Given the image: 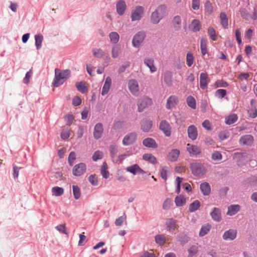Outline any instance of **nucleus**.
I'll use <instances>...</instances> for the list:
<instances>
[{
  "mask_svg": "<svg viewBox=\"0 0 257 257\" xmlns=\"http://www.w3.org/2000/svg\"><path fill=\"white\" fill-rule=\"evenodd\" d=\"M70 71L65 70L60 71L59 69H55V76L53 82L55 87H58L62 85L65 80L68 79L70 76Z\"/></svg>",
  "mask_w": 257,
  "mask_h": 257,
  "instance_id": "nucleus-1",
  "label": "nucleus"
},
{
  "mask_svg": "<svg viewBox=\"0 0 257 257\" xmlns=\"http://www.w3.org/2000/svg\"><path fill=\"white\" fill-rule=\"evenodd\" d=\"M190 167L193 174L195 176H199L206 173L205 167L200 163L193 162L190 164Z\"/></svg>",
  "mask_w": 257,
  "mask_h": 257,
  "instance_id": "nucleus-2",
  "label": "nucleus"
},
{
  "mask_svg": "<svg viewBox=\"0 0 257 257\" xmlns=\"http://www.w3.org/2000/svg\"><path fill=\"white\" fill-rule=\"evenodd\" d=\"M152 103V100L151 98L143 96L138 101V111L142 112L145 109L150 106Z\"/></svg>",
  "mask_w": 257,
  "mask_h": 257,
  "instance_id": "nucleus-3",
  "label": "nucleus"
},
{
  "mask_svg": "<svg viewBox=\"0 0 257 257\" xmlns=\"http://www.w3.org/2000/svg\"><path fill=\"white\" fill-rule=\"evenodd\" d=\"M144 13V9L142 6H137L132 10L131 13V19L132 21H139Z\"/></svg>",
  "mask_w": 257,
  "mask_h": 257,
  "instance_id": "nucleus-4",
  "label": "nucleus"
},
{
  "mask_svg": "<svg viewBox=\"0 0 257 257\" xmlns=\"http://www.w3.org/2000/svg\"><path fill=\"white\" fill-rule=\"evenodd\" d=\"M146 37V34L144 32H139L133 37L132 44L136 48H139L143 42Z\"/></svg>",
  "mask_w": 257,
  "mask_h": 257,
  "instance_id": "nucleus-5",
  "label": "nucleus"
},
{
  "mask_svg": "<svg viewBox=\"0 0 257 257\" xmlns=\"http://www.w3.org/2000/svg\"><path fill=\"white\" fill-rule=\"evenodd\" d=\"M128 88L131 93L135 95L138 96L140 94V87L137 80H130L128 82Z\"/></svg>",
  "mask_w": 257,
  "mask_h": 257,
  "instance_id": "nucleus-6",
  "label": "nucleus"
},
{
  "mask_svg": "<svg viewBox=\"0 0 257 257\" xmlns=\"http://www.w3.org/2000/svg\"><path fill=\"white\" fill-rule=\"evenodd\" d=\"M137 137L138 135L136 132L130 133L124 136L122 140V144L124 146L131 145L135 143Z\"/></svg>",
  "mask_w": 257,
  "mask_h": 257,
  "instance_id": "nucleus-7",
  "label": "nucleus"
},
{
  "mask_svg": "<svg viewBox=\"0 0 257 257\" xmlns=\"http://www.w3.org/2000/svg\"><path fill=\"white\" fill-rule=\"evenodd\" d=\"M86 166L84 163H80L76 165L73 168V174L75 176H80L86 171Z\"/></svg>",
  "mask_w": 257,
  "mask_h": 257,
  "instance_id": "nucleus-8",
  "label": "nucleus"
},
{
  "mask_svg": "<svg viewBox=\"0 0 257 257\" xmlns=\"http://www.w3.org/2000/svg\"><path fill=\"white\" fill-rule=\"evenodd\" d=\"M160 129L166 137H170L171 136L172 127L167 120H163L161 121L160 123Z\"/></svg>",
  "mask_w": 257,
  "mask_h": 257,
  "instance_id": "nucleus-9",
  "label": "nucleus"
},
{
  "mask_svg": "<svg viewBox=\"0 0 257 257\" xmlns=\"http://www.w3.org/2000/svg\"><path fill=\"white\" fill-rule=\"evenodd\" d=\"M104 128L103 124L98 122L95 124L93 131V137L95 139L98 140L101 138L103 133Z\"/></svg>",
  "mask_w": 257,
  "mask_h": 257,
  "instance_id": "nucleus-10",
  "label": "nucleus"
},
{
  "mask_svg": "<svg viewBox=\"0 0 257 257\" xmlns=\"http://www.w3.org/2000/svg\"><path fill=\"white\" fill-rule=\"evenodd\" d=\"M178 102L177 96L174 95H171L167 99L166 107L168 109H171L175 107Z\"/></svg>",
  "mask_w": 257,
  "mask_h": 257,
  "instance_id": "nucleus-11",
  "label": "nucleus"
},
{
  "mask_svg": "<svg viewBox=\"0 0 257 257\" xmlns=\"http://www.w3.org/2000/svg\"><path fill=\"white\" fill-rule=\"evenodd\" d=\"M187 150L192 156H198L201 153L200 147L193 145L188 144L187 145Z\"/></svg>",
  "mask_w": 257,
  "mask_h": 257,
  "instance_id": "nucleus-12",
  "label": "nucleus"
},
{
  "mask_svg": "<svg viewBox=\"0 0 257 257\" xmlns=\"http://www.w3.org/2000/svg\"><path fill=\"white\" fill-rule=\"evenodd\" d=\"M237 236V231L235 229H230L224 232L222 238L225 240H233Z\"/></svg>",
  "mask_w": 257,
  "mask_h": 257,
  "instance_id": "nucleus-13",
  "label": "nucleus"
},
{
  "mask_svg": "<svg viewBox=\"0 0 257 257\" xmlns=\"http://www.w3.org/2000/svg\"><path fill=\"white\" fill-rule=\"evenodd\" d=\"M253 141V137L250 135H244L239 139V143L241 145L251 146Z\"/></svg>",
  "mask_w": 257,
  "mask_h": 257,
  "instance_id": "nucleus-14",
  "label": "nucleus"
},
{
  "mask_svg": "<svg viewBox=\"0 0 257 257\" xmlns=\"http://www.w3.org/2000/svg\"><path fill=\"white\" fill-rule=\"evenodd\" d=\"M165 226L168 231L173 232L177 227V221L173 218H168L166 221Z\"/></svg>",
  "mask_w": 257,
  "mask_h": 257,
  "instance_id": "nucleus-15",
  "label": "nucleus"
},
{
  "mask_svg": "<svg viewBox=\"0 0 257 257\" xmlns=\"http://www.w3.org/2000/svg\"><path fill=\"white\" fill-rule=\"evenodd\" d=\"M117 13L120 15H123L126 9V5L124 0H119L116 4Z\"/></svg>",
  "mask_w": 257,
  "mask_h": 257,
  "instance_id": "nucleus-16",
  "label": "nucleus"
},
{
  "mask_svg": "<svg viewBox=\"0 0 257 257\" xmlns=\"http://www.w3.org/2000/svg\"><path fill=\"white\" fill-rule=\"evenodd\" d=\"M144 64L149 68L151 73H154L157 71V67L155 65L154 58L151 57H146L144 59Z\"/></svg>",
  "mask_w": 257,
  "mask_h": 257,
  "instance_id": "nucleus-17",
  "label": "nucleus"
},
{
  "mask_svg": "<svg viewBox=\"0 0 257 257\" xmlns=\"http://www.w3.org/2000/svg\"><path fill=\"white\" fill-rule=\"evenodd\" d=\"M187 133L188 137L192 141L195 140L198 136V132L194 125H191L188 127Z\"/></svg>",
  "mask_w": 257,
  "mask_h": 257,
  "instance_id": "nucleus-18",
  "label": "nucleus"
},
{
  "mask_svg": "<svg viewBox=\"0 0 257 257\" xmlns=\"http://www.w3.org/2000/svg\"><path fill=\"white\" fill-rule=\"evenodd\" d=\"M209 81V78L207 73H201L200 75V86L202 89H204L207 87L208 83Z\"/></svg>",
  "mask_w": 257,
  "mask_h": 257,
  "instance_id": "nucleus-19",
  "label": "nucleus"
},
{
  "mask_svg": "<svg viewBox=\"0 0 257 257\" xmlns=\"http://www.w3.org/2000/svg\"><path fill=\"white\" fill-rule=\"evenodd\" d=\"M210 215L212 219L215 221L219 222L221 220V213L220 209L214 207L210 212Z\"/></svg>",
  "mask_w": 257,
  "mask_h": 257,
  "instance_id": "nucleus-20",
  "label": "nucleus"
},
{
  "mask_svg": "<svg viewBox=\"0 0 257 257\" xmlns=\"http://www.w3.org/2000/svg\"><path fill=\"white\" fill-rule=\"evenodd\" d=\"M111 82L112 81L111 78L110 77H107L105 79L104 84L102 89V95L104 96L108 93L111 85Z\"/></svg>",
  "mask_w": 257,
  "mask_h": 257,
  "instance_id": "nucleus-21",
  "label": "nucleus"
},
{
  "mask_svg": "<svg viewBox=\"0 0 257 257\" xmlns=\"http://www.w3.org/2000/svg\"><path fill=\"white\" fill-rule=\"evenodd\" d=\"M173 74L170 71H167L164 72L163 75V79L165 83V84L168 86H171L172 84L173 80H172Z\"/></svg>",
  "mask_w": 257,
  "mask_h": 257,
  "instance_id": "nucleus-22",
  "label": "nucleus"
},
{
  "mask_svg": "<svg viewBox=\"0 0 257 257\" xmlns=\"http://www.w3.org/2000/svg\"><path fill=\"white\" fill-rule=\"evenodd\" d=\"M240 209V206L238 204L230 205L228 207L227 215L233 216L236 214Z\"/></svg>",
  "mask_w": 257,
  "mask_h": 257,
  "instance_id": "nucleus-23",
  "label": "nucleus"
},
{
  "mask_svg": "<svg viewBox=\"0 0 257 257\" xmlns=\"http://www.w3.org/2000/svg\"><path fill=\"white\" fill-rule=\"evenodd\" d=\"M125 169L127 172H130L134 175L137 174H140V172H143V170L137 164H134L128 166L126 167Z\"/></svg>",
  "mask_w": 257,
  "mask_h": 257,
  "instance_id": "nucleus-24",
  "label": "nucleus"
},
{
  "mask_svg": "<svg viewBox=\"0 0 257 257\" xmlns=\"http://www.w3.org/2000/svg\"><path fill=\"white\" fill-rule=\"evenodd\" d=\"M180 153V151L178 149H176L172 150L168 154V159L172 162L176 161L177 160Z\"/></svg>",
  "mask_w": 257,
  "mask_h": 257,
  "instance_id": "nucleus-25",
  "label": "nucleus"
},
{
  "mask_svg": "<svg viewBox=\"0 0 257 257\" xmlns=\"http://www.w3.org/2000/svg\"><path fill=\"white\" fill-rule=\"evenodd\" d=\"M143 144L145 147L148 148H156L158 147L156 141L150 138L144 139Z\"/></svg>",
  "mask_w": 257,
  "mask_h": 257,
  "instance_id": "nucleus-26",
  "label": "nucleus"
},
{
  "mask_svg": "<svg viewBox=\"0 0 257 257\" xmlns=\"http://www.w3.org/2000/svg\"><path fill=\"white\" fill-rule=\"evenodd\" d=\"M153 125L151 120H144L141 123V128L145 132H148Z\"/></svg>",
  "mask_w": 257,
  "mask_h": 257,
  "instance_id": "nucleus-27",
  "label": "nucleus"
},
{
  "mask_svg": "<svg viewBox=\"0 0 257 257\" xmlns=\"http://www.w3.org/2000/svg\"><path fill=\"white\" fill-rule=\"evenodd\" d=\"M177 239L181 245H183L188 242L189 237L185 232H183L178 235Z\"/></svg>",
  "mask_w": 257,
  "mask_h": 257,
  "instance_id": "nucleus-28",
  "label": "nucleus"
},
{
  "mask_svg": "<svg viewBox=\"0 0 257 257\" xmlns=\"http://www.w3.org/2000/svg\"><path fill=\"white\" fill-rule=\"evenodd\" d=\"M201 27L200 21L198 20H194L191 22L189 28L193 32L199 31Z\"/></svg>",
  "mask_w": 257,
  "mask_h": 257,
  "instance_id": "nucleus-29",
  "label": "nucleus"
},
{
  "mask_svg": "<svg viewBox=\"0 0 257 257\" xmlns=\"http://www.w3.org/2000/svg\"><path fill=\"white\" fill-rule=\"evenodd\" d=\"M238 119V117L236 114H231L225 117V123L228 125H231L235 123Z\"/></svg>",
  "mask_w": 257,
  "mask_h": 257,
  "instance_id": "nucleus-30",
  "label": "nucleus"
},
{
  "mask_svg": "<svg viewBox=\"0 0 257 257\" xmlns=\"http://www.w3.org/2000/svg\"><path fill=\"white\" fill-rule=\"evenodd\" d=\"M211 228V225L208 223L203 225L199 231V236L201 237L204 236L209 232Z\"/></svg>",
  "mask_w": 257,
  "mask_h": 257,
  "instance_id": "nucleus-31",
  "label": "nucleus"
},
{
  "mask_svg": "<svg viewBox=\"0 0 257 257\" xmlns=\"http://www.w3.org/2000/svg\"><path fill=\"white\" fill-rule=\"evenodd\" d=\"M181 18L179 16H176L173 18L172 21V24L174 28L176 30H179L181 29Z\"/></svg>",
  "mask_w": 257,
  "mask_h": 257,
  "instance_id": "nucleus-32",
  "label": "nucleus"
},
{
  "mask_svg": "<svg viewBox=\"0 0 257 257\" xmlns=\"http://www.w3.org/2000/svg\"><path fill=\"white\" fill-rule=\"evenodd\" d=\"M200 206V202L198 200H195L189 205V211L190 212H194L199 209Z\"/></svg>",
  "mask_w": 257,
  "mask_h": 257,
  "instance_id": "nucleus-33",
  "label": "nucleus"
},
{
  "mask_svg": "<svg viewBox=\"0 0 257 257\" xmlns=\"http://www.w3.org/2000/svg\"><path fill=\"white\" fill-rule=\"evenodd\" d=\"M155 239L156 243L160 246L164 245L166 241V238L164 234L156 235Z\"/></svg>",
  "mask_w": 257,
  "mask_h": 257,
  "instance_id": "nucleus-34",
  "label": "nucleus"
},
{
  "mask_svg": "<svg viewBox=\"0 0 257 257\" xmlns=\"http://www.w3.org/2000/svg\"><path fill=\"white\" fill-rule=\"evenodd\" d=\"M155 12L163 18L167 13V7L165 5H161L156 9Z\"/></svg>",
  "mask_w": 257,
  "mask_h": 257,
  "instance_id": "nucleus-35",
  "label": "nucleus"
},
{
  "mask_svg": "<svg viewBox=\"0 0 257 257\" xmlns=\"http://www.w3.org/2000/svg\"><path fill=\"white\" fill-rule=\"evenodd\" d=\"M143 159L153 164H156L157 163L156 158L151 154H145L143 156Z\"/></svg>",
  "mask_w": 257,
  "mask_h": 257,
  "instance_id": "nucleus-36",
  "label": "nucleus"
},
{
  "mask_svg": "<svg viewBox=\"0 0 257 257\" xmlns=\"http://www.w3.org/2000/svg\"><path fill=\"white\" fill-rule=\"evenodd\" d=\"M175 202L177 206H182L186 203V198L183 195L180 194L175 198Z\"/></svg>",
  "mask_w": 257,
  "mask_h": 257,
  "instance_id": "nucleus-37",
  "label": "nucleus"
},
{
  "mask_svg": "<svg viewBox=\"0 0 257 257\" xmlns=\"http://www.w3.org/2000/svg\"><path fill=\"white\" fill-rule=\"evenodd\" d=\"M220 23L222 27L226 29L228 26V18L226 14L224 12H221L220 14Z\"/></svg>",
  "mask_w": 257,
  "mask_h": 257,
  "instance_id": "nucleus-38",
  "label": "nucleus"
},
{
  "mask_svg": "<svg viewBox=\"0 0 257 257\" xmlns=\"http://www.w3.org/2000/svg\"><path fill=\"white\" fill-rule=\"evenodd\" d=\"M163 18L161 17L155 11L153 12L151 16V22L153 24H158L160 22L161 20Z\"/></svg>",
  "mask_w": 257,
  "mask_h": 257,
  "instance_id": "nucleus-39",
  "label": "nucleus"
},
{
  "mask_svg": "<svg viewBox=\"0 0 257 257\" xmlns=\"http://www.w3.org/2000/svg\"><path fill=\"white\" fill-rule=\"evenodd\" d=\"M93 55L96 58H101L105 55V52L100 48H94L92 50Z\"/></svg>",
  "mask_w": 257,
  "mask_h": 257,
  "instance_id": "nucleus-40",
  "label": "nucleus"
},
{
  "mask_svg": "<svg viewBox=\"0 0 257 257\" xmlns=\"http://www.w3.org/2000/svg\"><path fill=\"white\" fill-rule=\"evenodd\" d=\"M110 41L112 43L116 44L119 41V36L117 32H112L109 35Z\"/></svg>",
  "mask_w": 257,
  "mask_h": 257,
  "instance_id": "nucleus-41",
  "label": "nucleus"
},
{
  "mask_svg": "<svg viewBox=\"0 0 257 257\" xmlns=\"http://www.w3.org/2000/svg\"><path fill=\"white\" fill-rule=\"evenodd\" d=\"M107 165L105 162H104L101 168V174L102 177L105 179H107L109 177V172L107 170Z\"/></svg>",
  "mask_w": 257,
  "mask_h": 257,
  "instance_id": "nucleus-42",
  "label": "nucleus"
},
{
  "mask_svg": "<svg viewBox=\"0 0 257 257\" xmlns=\"http://www.w3.org/2000/svg\"><path fill=\"white\" fill-rule=\"evenodd\" d=\"M200 49L201 53L203 55H205L207 53V40L204 38H202L200 41Z\"/></svg>",
  "mask_w": 257,
  "mask_h": 257,
  "instance_id": "nucleus-43",
  "label": "nucleus"
},
{
  "mask_svg": "<svg viewBox=\"0 0 257 257\" xmlns=\"http://www.w3.org/2000/svg\"><path fill=\"white\" fill-rule=\"evenodd\" d=\"M200 189L202 193H210L211 191L210 186L207 182H204L200 184Z\"/></svg>",
  "mask_w": 257,
  "mask_h": 257,
  "instance_id": "nucleus-44",
  "label": "nucleus"
},
{
  "mask_svg": "<svg viewBox=\"0 0 257 257\" xmlns=\"http://www.w3.org/2000/svg\"><path fill=\"white\" fill-rule=\"evenodd\" d=\"M208 34L210 38L213 41H216L217 39V36L216 35L215 29L211 27H210L208 29Z\"/></svg>",
  "mask_w": 257,
  "mask_h": 257,
  "instance_id": "nucleus-45",
  "label": "nucleus"
},
{
  "mask_svg": "<svg viewBox=\"0 0 257 257\" xmlns=\"http://www.w3.org/2000/svg\"><path fill=\"white\" fill-rule=\"evenodd\" d=\"M194 58L193 54L189 52L186 55V64L188 67H191L194 63Z\"/></svg>",
  "mask_w": 257,
  "mask_h": 257,
  "instance_id": "nucleus-46",
  "label": "nucleus"
},
{
  "mask_svg": "<svg viewBox=\"0 0 257 257\" xmlns=\"http://www.w3.org/2000/svg\"><path fill=\"white\" fill-rule=\"evenodd\" d=\"M120 53V47L117 46H114L112 48L111 55L113 58H117Z\"/></svg>",
  "mask_w": 257,
  "mask_h": 257,
  "instance_id": "nucleus-47",
  "label": "nucleus"
},
{
  "mask_svg": "<svg viewBox=\"0 0 257 257\" xmlns=\"http://www.w3.org/2000/svg\"><path fill=\"white\" fill-rule=\"evenodd\" d=\"M43 39V37L41 34L36 35L35 36V45L37 48L39 49L40 48L42 45V41Z\"/></svg>",
  "mask_w": 257,
  "mask_h": 257,
  "instance_id": "nucleus-48",
  "label": "nucleus"
},
{
  "mask_svg": "<svg viewBox=\"0 0 257 257\" xmlns=\"http://www.w3.org/2000/svg\"><path fill=\"white\" fill-rule=\"evenodd\" d=\"M187 103L189 106L193 109H195L196 106V100L192 96H189L187 98Z\"/></svg>",
  "mask_w": 257,
  "mask_h": 257,
  "instance_id": "nucleus-49",
  "label": "nucleus"
},
{
  "mask_svg": "<svg viewBox=\"0 0 257 257\" xmlns=\"http://www.w3.org/2000/svg\"><path fill=\"white\" fill-rule=\"evenodd\" d=\"M204 7L205 12L208 14H211L213 12L212 5L210 1L206 2Z\"/></svg>",
  "mask_w": 257,
  "mask_h": 257,
  "instance_id": "nucleus-50",
  "label": "nucleus"
},
{
  "mask_svg": "<svg viewBox=\"0 0 257 257\" xmlns=\"http://www.w3.org/2000/svg\"><path fill=\"white\" fill-rule=\"evenodd\" d=\"M103 153L102 152L100 151H95L92 157V159L94 161H97L98 160H100L103 158Z\"/></svg>",
  "mask_w": 257,
  "mask_h": 257,
  "instance_id": "nucleus-51",
  "label": "nucleus"
},
{
  "mask_svg": "<svg viewBox=\"0 0 257 257\" xmlns=\"http://www.w3.org/2000/svg\"><path fill=\"white\" fill-rule=\"evenodd\" d=\"M77 89L82 93H84L87 90V88L82 82H77L76 84Z\"/></svg>",
  "mask_w": 257,
  "mask_h": 257,
  "instance_id": "nucleus-52",
  "label": "nucleus"
},
{
  "mask_svg": "<svg viewBox=\"0 0 257 257\" xmlns=\"http://www.w3.org/2000/svg\"><path fill=\"white\" fill-rule=\"evenodd\" d=\"M211 158L214 161H219L222 159V155L218 151H215L212 154Z\"/></svg>",
  "mask_w": 257,
  "mask_h": 257,
  "instance_id": "nucleus-53",
  "label": "nucleus"
},
{
  "mask_svg": "<svg viewBox=\"0 0 257 257\" xmlns=\"http://www.w3.org/2000/svg\"><path fill=\"white\" fill-rule=\"evenodd\" d=\"M76 159V154L74 152H71L68 157V161L69 165L72 166Z\"/></svg>",
  "mask_w": 257,
  "mask_h": 257,
  "instance_id": "nucleus-54",
  "label": "nucleus"
},
{
  "mask_svg": "<svg viewBox=\"0 0 257 257\" xmlns=\"http://www.w3.org/2000/svg\"><path fill=\"white\" fill-rule=\"evenodd\" d=\"M168 172L169 168L168 167L165 166L162 169L161 176L164 180H166L167 179V174Z\"/></svg>",
  "mask_w": 257,
  "mask_h": 257,
  "instance_id": "nucleus-55",
  "label": "nucleus"
},
{
  "mask_svg": "<svg viewBox=\"0 0 257 257\" xmlns=\"http://www.w3.org/2000/svg\"><path fill=\"white\" fill-rule=\"evenodd\" d=\"M115 177L120 182H124L126 180V177L122 172L118 171Z\"/></svg>",
  "mask_w": 257,
  "mask_h": 257,
  "instance_id": "nucleus-56",
  "label": "nucleus"
},
{
  "mask_svg": "<svg viewBox=\"0 0 257 257\" xmlns=\"http://www.w3.org/2000/svg\"><path fill=\"white\" fill-rule=\"evenodd\" d=\"M79 240L78 241V245L82 246L84 245L85 242L87 241L86 237L84 235V233L83 234H79Z\"/></svg>",
  "mask_w": 257,
  "mask_h": 257,
  "instance_id": "nucleus-57",
  "label": "nucleus"
},
{
  "mask_svg": "<svg viewBox=\"0 0 257 257\" xmlns=\"http://www.w3.org/2000/svg\"><path fill=\"white\" fill-rule=\"evenodd\" d=\"M56 229L59 231L60 233L63 234H68V233L66 231V226L65 224H59L56 226Z\"/></svg>",
  "mask_w": 257,
  "mask_h": 257,
  "instance_id": "nucleus-58",
  "label": "nucleus"
},
{
  "mask_svg": "<svg viewBox=\"0 0 257 257\" xmlns=\"http://www.w3.org/2000/svg\"><path fill=\"white\" fill-rule=\"evenodd\" d=\"M249 116L251 118H255L257 116V110L255 107H252L248 110Z\"/></svg>",
  "mask_w": 257,
  "mask_h": 257,
  "instance_id": "nucleus-59",
  "label": "nucleus"
},
{
  "mask_svg": "<svg viewBox=\"0 0 257 257\" xmlns=\"http://www.w3.org/2000/svg\"><path fill=\"white\" fill-rule=\"evenodd\" d=\"M70 137V131L67 129L63 130L61 134V137L63 140H66Z\"/></svg>",
  "mask_w": 257,
  "mask_h": 257,
  "instance_id": "nucleus-60",
  "label": "nucleus"
},
{
  "mask_svg": "<svg viewBox=\"0 0 257 257\" xmlns=\"http://www.w3.org/2000/svg\"><path fill=\"white\" fill-rule=\"evenodd\" d=\"M172 201L169 199H167L164 202L163 204V208L165 210H168L170 208L172 205Z\"/></svg>",
  "mask_w": 257,
  "mask_h": 257,
  "instance_id": "nucleus-61",
  "label": "nucleus"
},
{
  "mask_svg": "<svg viewBox=\"0 0 257 257\" xmlns=\"http://www.w3.org/2000/svg\"><path fill=\"white\" fill-rule=\"evenodd\" d=\"M109 151L112 157H114L117 153V147L115 145H111L109 146Z\"/></svg>",
  "mask_w": 257,
  "mask_h": 257,
  "instance_id": "nucleus-62",
  "label": "nucleus"
},
{
  "mask_svg": "<svg viewBox=\"0 0 257 257\" xmlns=\"http://www.w3.org/2000/svg\"><path fill=\"white\" fill-rule=\"evenodd\" d=\"M226 94V91L225 89H220L216 91V96L221 98L224 97Z\"/></svg>",
  "mask_w": 257,
  "mask_h": 257,
  "instance_id": "nucleus-63",
  "label": "nucleus"
},
{
  "mask_svg": "<svg viewBox=\"0 0 257 257\" xmlns=\"http://www.w3.org/2000/svg\"><path fill=\"white\" fill-rule=\"evenodd\" d=\"M202 126L205 128L206 130H208V131H210L212 130V125H211V124L210 123V122L209 121V120H205L202 124Z\"/></svg>",
  "mask_w": 257,
  "mask_h": 257,
  "instance_id": "nucleus-64",
  "label": "nucleus"
}]
</instances>
